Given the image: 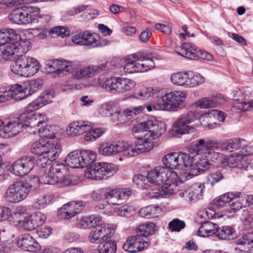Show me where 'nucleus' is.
Returning <instances> with one entry per match:
<instances>
[{
  "mask_svg": "<svg viewBox=\"0 0 253 253\" xmlns=\"http://www.w3.org/2000/svg\"><path fill=\"white\" fill-rule=\"evenodd\" d=\"M61 150V145L53 134L44 136L33 143L30 152L38 155V165L41 168L40 182L49 185L57 184L59 187L70 185L72 182L67 176V167L63 163L55 161Z\"/></svg>",
  "mask_w": 253,
  "mask_h": 253,
  "instance_id": "nucleus-1",
  "label": "nucleus"
},
{
  "mask_svg": "<svg viewBox=\"0 0 253 253\" xmlns=\"http://www.w3.org/2000/svg\"><path fill=\"white\" fill-rule=\"evenodd\" d=\"M166 130V125L157 120H147L135 125L132 129L133 136L140 141L131 145L127 142L117 143H104L100 145V154L105 156L122 152L126 157H132L150 151L153 148V140L162 135Z\"/></svg>",
  "mask_w": 253,
  "mask_h": 253,
  "instance_id": "nucleus-2",
  "label": "nucleus"
},
{
  "mask_svg": "<svg viewBox=\"0 0 253 253\" xmlns=\"http://www.w3.org/2000/svg\"><path fill=\"white\" fill-rule=\"evenodd\" d=\"M245 140L235 138L218 142L211 139H200L193 145L197 153H204L212 160L216 161L221 158L220 150H226L230 151L240 149L242 145H245Z\"/></svg>",
  "mask_w": 253,
  "mask_h": 253,
  "instance_id": "nucleus-3",
  "label": "nucleus"
},
{
  "mask_svg": "<svg viewBox=\"0 0 253 253\" xmlns=\"http://www.w3.org/2000/svg\"><path fill=\"white\" fill-rule=\"evenodd\" d=\"M84 168L87 167L85 171V176L88 179L100 180L106 178L116 173L117 169L113 164L105 162L95 163L89 167L96 160V154L89 150L80 151Z\"/></svg>",
  "mask_w": 253,
  "mask_h": 253,
  "instance_id": "nucleus-4",
  "label": "nucleus"
},
{
  "mask_svg": "<svg viewBox=\"0 0 253 253\" xmlns=\"http://www.w3.org/2000/svg\"><path fill=\"white\" fill-rule=\"evenodd\" d=\"M147 179L152 184L160 186L167 194H174L177 190L179 181L177 173L170 171L163 166H157L148 171Z\"/></svg>",
  "mask_w": 253,
  "mask_h": 253,
  "instance_id": "nucleus-5",
  "label": "nucleus"
},
{
  "mask_svg": "<svg viewBox=\"0 0 253 253\" xmlns=\"http://www.w3.org/2000/svg\"><path fill=\"white\" fill-rule=\"evenodd\" d=\"M42 108L36 99L27 105L22 114L19 115L22 120H24L28 128L33 129L30 133L36 134L43 132L47 126L48 118L44 114L36 113L35 111Z\"/></svg>",
  "mask_w": 253,
  "mask_h": 253,
  "instance_id": "nucleus-6",
  "label": "nucleus"
},
{
  "mask_svg": "<svg viewBox=\"0 0 253 253\" xmlns=\"http://www.w3.org/2000/svg\"><path fill=\"white\" fill-rule=\"evenodd\" d=\"M40 67V63L36 58L23 55L16 58L11 70L19 76L30 77L36 74Z\"/></svg>",
  "mask_w": 253,
  "mask_h": 253,
  "instance_id": "nucleus-7",
  "label": "nucleus"
},
{
  "mask_svg": "<svg viewBox=\"0 0 253 253\" xmlns=\"http://www.w3.org/2000/svg\"><path fill=\"white\" fill-rule=\"evenodd\" d=\"M31 189V185L26 181H15L7 188L4 197L8 202L17 203L26 199Z\"/></svg>",
  "mask_w": 253,
  "mask_h": 253,
  "instance_id": "nucleus-8",
  "label": "nucleus"
},
{
  "mask_svg": "<svg viewBox=\"0 0 253 253\" xmlns=\"http://www.w3.org/2000/svg\"><path fill=\"white\" fill-rule=\"evenodd\" d=\"M25 127L27 132L32 131L33 129L28 128V125L26 124L24 120L21 119V117L11 118L3 122L2 126L0 127V136L3 138L13 137L22 131Z\"/></svg>",
  "mask_w": 253,
  "mask_h": 253,
  "instance_id": "nucleus-9",
  "label": "nucleus"
},
{
  "mask_svg": "<svg viewBox=\"0 0 253 253\" xmlns=\"http://www.w3.org/2000/svg\"><path fill=\"white\" fill-rule=\"evenodd\" d=\"M117 225L113 224L102 223L96 224L91 230L89 236V241L92 243L105 241L111 238L115 233Z\"/></svg>",
  "mask_w": 253,
  "mask_h": 253,
  "instance_id": "nucleus-10",
  "label": "nucleus"
},
{
  "mask_svg": "<svg viewBox=\"0 0 253 253\" xmlns=\"http://www.w3.org/2000/svg\"><path fill=\"white\" fill-rule=\"evenodd\" d=\"M198 118L199 113L195 111L182 114L173 124L174 131L181 134L195 132L194 128L189 126L188 125Z\"/></svg>",
  "mask_w": 253,
  "mask_h": 253,
  "instance_id": "nucleus-11",
  "label": "nucleus"
},
{
  "mask_svg": "<svg viewBox=\"0 0 253 253\" xmlns=\"http://www.w3.org/2000/svg\"><path fill=\"white\" fill-rule=\"evenodd\" d=\"M132 58L138 60V66L140 72H146L155 67V60H159V55L150 52H138L131 54Z\"/></svg>",
  "mask_w": 253,
  "mask_h": 253,
  "instance_id": "nucleus-12",
  "label": "nucleus"
},
{
  "mask_svg": "<svg viewBox=\"0 0 253 253\" xmlns=\"http://www.w3.org/2000/svg\"><path fill=\"white\" fill-rule=\"evenodd\" d=\"M35 158L32 156H23L14 162L10 170L16 175L23 176L34 168Z\"/></svg>",
  "mask_w": 253,
  "mask_h": 253,
  "instance_id": "nucleus-13",
  "label": "nucleus"
},
{
  "mask_svg": "<svg viewBox=\"0 0 253 253\" xmlns=\"http://www.w3.org/2000/svg\"><path fill=\"white\" fill-rule=\"evenodd\" d=\"M150 245L149 238H143L137 233L129 237L123 246V249L129 253H136L144 250Z\"/></svg>",
  "mask_w": 253,
  "mask_h": 253,
  "instance_id": "nucleus-14",
  "label": "nucleus"
},
{
  "mask_svg": "<svg viewBox=\"0 0 253 253\" xmlns=\"http://www.w3.org/2000/svg\"><path fill=\"white\" fill-rule=\"evenodd\" d=\"M73 42L76 44L90 45L92 47L103 46L109 44L107 41H103L98 43L93 35L88 31H81L72 38Z\"/></svg>",
  "mask_w": 253,
  "mask_h": 253,
  "instance_id": "nucleus-15",
  "label": "nucleus"
},
{
  "mask_svg": "<svg viewBox=\"0 0 253 253\" xmlns=\"http://www.w3.org/2000/svg\"><path fill=\"white\" fill-rule=\"evenodd\" d=\"M226 115L223 112L217 110L212 109L209 110L208 112L203 113L200 116L199 115V118L201 125L205 128L212 129L219 126L218 123H212V118H216L219 121L223 122L224 121Z\"/></svg>",
  "mask_w": 253,
  "mask_h": 253,
  "instance_id": "nucleus-16",
  "label": "nucleus"
},
{
  "mask_svg": "<svg viewBox=\"0 0 253 253\" xmlns=\"http://www.w3.org/2000/svg\"><path fill=\"white\" fill-rule=\"evenodd\" d=\"M131 194V190L129 188L116 189L106 192L104 195L107 202L113 205L121 204V201L127 200Z\"/></svg>",
  "mask_w": 253,
  "mask_h": 253,
  "instance_id": "nucleus-17",
  "label": "nucleus"
},
{
  "mask_svg": "<svg viewBox=\"0 0 253 253\" xmlns=\"http://www.w3.org/2000/svg\"><path fill=\"white\" fill-rule=\"evenodd\" d=\"M198 140L193 142L190 146V151L191 153L196 154V155L194 157V162L193 166L198 170L199 172H204L210 167V164L209 162V159L214 161L211 158L206 156L204 153H197L195 151L193 145L196 143Z\"/></svg>",
  "mask_w": 253,
  "mask_h": 253,
  "instance_id": "nucleus-18",
  "label": "nucleus"
},
{
  "mask_svg": "<svg viewBox=\"0 0 253 253\" xmlns=\"http://www.w3.org/2000/svg\"><path fill=\"white\" fill-rule=\"evenodd\" d=\"M83 203L82 201H72L65 204L58 211V215L60 218L69 219L76 215L83 209Z\"/></svg>",
  "mask_w": 253,
  "mask_h": 253,
  "instance_id": "nucleus-19",
  "label": "nucleus"
},
{
  "mask_svg": "<svg viewBox=\"0 0 253 253\" xmlns=\"http://www.w3.org/2000/svg\"><path fill=\"white\" fill-rule=\"evenodd\" d=\"M204 185L201 183H196L192 185L184 192H180L181 197L185 198L186 200L190 202L198 201L202 197Z\"/></svg>",
  "mask_w": 253,
  "mask_h": 253,
  "instance_id": "nucleus-20",
  "label": "nucleus"
},
{
  "mask_svg": "<svg viewBox=\"0 0 253 253\" xmlns=\"http://www.w3.org/2000/svg\"><path fill=\"white\" fill-rule=\"evenodd\" d=\"M238 247L235 248L236 253H253V232L244 235L237 241Z\"/></svg>",
  "mask_w": 253,
  "mask_h": 253,
  "instance_id": "nucleus-21",
  "label": "nucleus"
},
{
  "mask_svg": "<svg viewBox=\"0 0 253 253\" xmlns=\"http://www.w3.org/2000/svg\"><path fill=\"white\" fill-rule=\"evenodd\" d=\"M90 129V122L75 121L71 123L67 129V134L71 136L81 135Z\"/></svg>",
  "mask_w": 253,
  "mask_h": 253,
  "instance_id": "nucleus-22",
  "label": "nucleus"
},
{
  "mask_svg": "<svg viewBox=\"0 0 253 253\" xmlns=\"http://www.w3.org/2000/svg\"><path fill=\"white\" fill-rule=\"evenodd\" d=\"M160 89L157 87H147L139 91L135 92L132 96L134 98L148 101H155L159 96Z\"/></svg>",
  "mask_w": 253,
  "mask_h": 253,
  "instance_id": "nucleus-23",
  "label": "nucleus"
},
{
  "mask_svg": "<svg viewBox=\"0 0 253 253\" xmlns=\"http://www.w3.org/2000/svg\"><path fill=\"white\" fill-rule=\"evenodd\" d=\"M17 245L23 250L35 252L38 249L39 244L32 236L29 234H25L19 237Z\"/></svg>",
  "mask_w": 253,
  "mask_h": 253,
  "instance_id": "nucleus-24",
  "label": "nucleus"
},
{
  "mask_svg": "<svg viewBox=\"0 0 253 253\" xmlns=\"http://www.w3.org/2000/svg\"><path fill=\"white\" fill-rule=\"evenodd\" d=\"M224 166L230 168H237L239 169H245L247 166V161L245 158L243 157L238 153L230 155L225 158L223 162Z\"/></svg>",
  "mask_w": 253,
  "mask_h": 253,
  "instance_id": "nucleus-25",
  "label": "nucleus"
},
{
  "mask_svg": "<svg viewBox=\"0 0 253 253\" xmlns=\"http://www.w3.org/2000/svg\"><path fill=\"white\" fill-rule=\"evenodd\" d=\"M198 47L190 42H185L182 44L180 51L176 50V53L182 56L190 59L196 60L198 57Z\"/></svg>",
  "mask_w": 253,
  "mask_h": 253,
  "instance_id": "nucleus-26",
  "label": "nucleus"
},
{
  "mask_svg": "<svg viewBox=\"0 0 253 253\" xmlns=\"http://www.w3.org/2000/svg\"><path fill=\"white\" fill-rule=\"evenodd\" d=\"M218 225L211 221L202 222L197 235L200 237H206L212 235L216 236Z\"/></svg>",
  "mask_w": 253,
  "mask_h": 253,
  "instance_id": "nucleus-27",
  "label": "nucleus"
},
{
  "mask_svg": "<svg viewBox=\"0 0 253 253\" xmlns=\"http://www.w3.org/2000/svg\"><path fill=\"white\" fill-rule=\"evenodd\" d=\"M21 24H28L32 22L37 12V8L32 6H22L18 8Z\"/></svg>",
  "mask_w": 253,
  "mask_h": 253,
  "instance_id": "nucleus-28",
  "label": "nucleus"
},
{
  "mask_svg": "<svg viewBox=\"0 0 253 253\" xmlns=\"http://www.w3.org/2000/svg\"><path fill=\"white\" fill-rule=\"evenodd\" d=\"M82 160L80 150L73 151L65 159L67 165L73 169L83 168Z\"/></svg>",
  "mask_w": 253,
  "mask_h": 253,
  "instance_id": "nucleus-29",
  "label": "nucleus"
},
{
  "mask_svg": "<svg viewBox=\"0 0 253 253\" xmlns=\"http://www.w3.org/2000/svg\"><path fill=\"white\" fill-rule=\"evenodd\" d=\"M20 39V35L11 29H4L0 30V46H5L13 40Z\"/></svg>",
  "mask_w": 253,
  "mask_h": 253,
  "instance_id": "nucleus-30",
  "label": "nucleus"
},
{
  "mask_svg": "<svg viewBox=\"0 0 253 253\" xmlns=\"http://www.w3.org/2000/svg\"><path fill=\"white\" fill-rule=\"evenodd\" d=\"M157 231L156 224L152 222H147L140 224L136 228V233L143 238L155 234Z\"/></svg>",
  "mask_w": 253,
  "mask_h": 253,
  "instance_id": "nucleus-31",
  "label": "nucleus"
},
{
  "mask_svg": "<svg viewBox=\"0 0 253 253\" xmlns=\"http://www.w3.org/2000/svg\"><path fill=\"white\" fill-rule=\"evenodd\" d=\"M101 222V217L99 215H92L89 216H85L79 219L77 225L79 227L86 229L94 227L96 224Z\"/></svg>",
  "mask_w": 253,
  "mask_h": 253,
  "instance_id": "nucleus-32",
  "label": "nucleus"
},
{
  "mask_svg": "<svg viewBox=\"0 0 253 253\" xmlns=\"http://www.w3.org/2000/svg\"><path fill=\"white\" fill-rule=\"evenodd\" d=\"M164 167L170 171H174V169H179L178 154L170 153L166 155L162 159Z\"/></svg>",
  "mask_w": 253,
  "mask_h": 253,
  "instance_id": "nucleus-33",
  "label": "nucleus"
},
{
  "mask_svg": "<svg viewBox=\"0 0 253 253\" xmlns=\"http://www.w3.org/2000/svg\"><path fill=\"white\" fill-rule=\"evenodd\" d=\"M241 193L239 192H228L223 194L214 199V206L220 208L225 206L227 204H230L232 199L235 197H240Z\"/></svg>",
  "mask_w": 253,
  "mask_h": 253,
  "instance_id": "nucleus-34",
  "label": "nucleus"
},
{
  "mask_svg": "<svg viewBox=\"0 0 253 253\" xmlns=\"http://www.w3.org/2000/svg\"><path fill=\"white\" fill-rule=\"evenodd\" d=\"M10 96L16 100H21L28 96V90L25 87L17 84L8 86Z\"/></svg>",
  "mask_w": 253,
  "mask_h": 253,
  "instance_id": "nucleus-35",
  "label": "nucleus"
},
{
  "mask_svg": "<svg viewBox=\"0 0 253 253\" xmlns=\"http://www.w3.org/2000/svg\"><path fill=\"white\" fill-rule=\"evenodd\" d=\"M14 40L5 44L4 46L3 51L1 52L2 58L4 60L10 61L13 59H16V57H19L17 50H16V47L14 44Z\"/></svg>",
  "mask_w": 253,
  "mask_h": 253,
  "instance_id": "nucleus-36",
  "label": "nucleus"
},
{
  "mask_svg": "<svg viewBox=\"0 0 253 253\" xmlns=\"http://www.w3.org/2000/svg\"><path fill=\"white\" fill-rule=\"evenodd\" d=\"M236 234L233 228L229 226H218L215 237L220 240H230L235 238Z\"/></svg>",
  "mask_w": 253,
  "mask_h": 253,
  "instance_id": "nucleus-37",
  "label": "nucleus"
},
{
  "mask_svg": "<svg viewBox=\"0 0 253 253\" xmlns=\"http://www.w3.org/2000/svg\"><path fill=\"white\" fill-rule=\"evenodd\" d=\"M54 197V196L52 193L41 195L34 200L32 207L35 209L43 208L51 202Z\"/></svg>",
  "mask_w": 253,
  "mask_h": 253,
  "instance_id": "nucleus-38",
  "label": "nucleus"
},
{
  "mask_svg": "<svg viewBox=\"0 0 253 253\" xmlns=\"http://www.w3.org/2000/svg\"><path fill=\"white\" fill-rule=\"evenodd\" d=\"M167 93H164L163 91L160 89L159 96H157L155 102L156 103V108L159 110L171 111L169 101L168 100Z\"/></svg>",
  "mask_w": 253,
  "mask_h": 253,
  "instance_id": "nucleus-39",
  "label": "nucleus"
},
{
  "mask_svg": "<svg viewBox=\"0 0 253 253\" xmlns=\"http://www.w3.org/2000/svg\"><path fill=\"white\" fill-rule=\"evenodd\" d=\"M135 85V82L131 79L118 77L117 93L126 92L132 89Z\"/></svg>",
  "mask_w": 253,
  "mask_h": 253,
  "instance_id": "nucleus-40",
  "label": "nucleus"
},
{
  "mask_svg": "<svg viewBox=\"0 0 253 253\" xmlns=\"http://www.w3.org/2000/svg\"><path fill=\"white\" fill-rule=\"evenodd\" d=\"M91 66L84 67L72 74L73 79L80 80H86L94 76Z\"/></svg>",
  "mask_w": 253,
  "mask_h": 253,
  "instance_id": "nucleus-41",
  "label": "nucleus"
},
{
  "mask_svg": "<svg viewBox=\"0 0 253 253\" xmlns=\"http://www.w3.org/2000/svg\"><path fill=\"white\" fill-rule=\"evenodd\" d=\"M116 250V242L111 239L101 242L98 247L99 253H115Z\"/></svg>",
  "mask_w": 253,
  "mask_h": 253,
  "instance_id": "nucleus-42",
  "label": "nucleus"
},
{
  "mask_svg": "<svg viewBox=\"0 0 253 253\" xmlns=\"http://www.w3.org/2000/svg\"><path fill=\"white\" fill-rule=\"evenodd\" d=\"M205 78L199 74H194L188 72L186 87L192 88L202 84L205 82Z\"/></svg>",
  "mask_w": 253,
  "mask_h": 253,
  "instance_id": "nucleus-43",
  "label": "nucleus"
},
{
  "mask_svg": "<svg viewBox=\"0 0 253 253\" xmlns=\"http://www.w3.org/2000/svg\"><path fill=\"white\" fill-rule=\"evenodd\" d=\"M104 131L103 128H93L92 124L90 123V129L84 132L85 134L84 135V140L87 142L93 141L100 137L104 133Z\"/></svg>",
  "mask_w": 253,
  "mask_h": 253,
  "instance_id": "nucleus-44",
  "label": "nucleus"
},
{
  "mask_svg": "<svg viewBox=\"0 0 253 253\" xmlns=\"http://www.w3.org/2000/svg\"><path fill=\"white\" fill-rule=\"evenodd\" d=\"M161 210L159 206L150 205L141 208L139 211V214L142 217L150 218L155 216Z\"/></svg>",
  "mask_w": 253,
  "mask_h": 253,
  "instance_id": "nucleus-45",
  "label": "nucleus"
},
{
  "mask_svg": "<svg viewBox=\"0 0 253 253\" xmlns=\"http://www.w3.org/2000/svg\"><path fill=\"white\" fill-rule=\"evenodd\" d=\"M14 40V44L16 46V48L19 56L25 54L31 48V43L29 40L21 39L19 41Z\"/></svg>",
  "mask_w": 253,
  "mask_h": 253,
  "instance_id": "nucleus-46",
  "label": "nucleus"
},
{
  "mask_svg": "<svg viewBox=\"0 0 253 253\" xmlns=\"http://www.w3.org/2000/svg\"><path fill=\"white\" fill-rule=\"evenodd\" d=\"M57 76L58 77L66 75L71 72L72 66L70 61L65 59H57Z\"/></svg>",
  "mask_w": 253,
  "mask_h": 253,
  "instance_id": "nucleus-47",
  "label": "nucleus"
},
{
  "mask_svg": "<svg viewBox=\"0 0 253 253\" xmlns=\"http://www.w3.org/2000/svg\"><path fill=\"white\" fill-rule=\"evenodd\" d=\"M188 72L174 73L171 76V81L176 85L186 87Z\"/></svg>",
  "mask_w": 253,
  "mask_h": 253,
  "instance_id": "nucleus-48",
  "label": "nucleus"
},
{
  "mask_svg": "<svg viewBox=\"0 0 253 253\" xmlns=\"http://www.w3.org/2000/svg\"><path fill=\"white\" fill-rule=\"evenodd\" d=\"M131 55H129L127 58V63L124 67L125 72L131 74L135 72H140L138 66V60L136 58H132Z\"/></svg>",
  "mask_w": 253,
  "mask_h": 253,
  "instance_id": "nucleus-49",
  "label": "nucleus"
},
{
  "mask_svg": "<svg viewBox=\"0 0 253 253\" xmlns=\"http://www.w3.org/2000/svg\"><path fill=\"white\" fill-rule=\"evenodd\" d=\"M118 77H112L107 79L103 83L102 87L109 92L117 94L118 90Z\"/></svg>",
  "mask_w": 253,
  "mask_h": 253,
  "instance_id": "nucleus-50",
  "label": "nucleus"
},
{
  "mask_svg": "<svg viewBox=\"0 0 253 253\" xmlns=\"http://www.w3.org/2000/svg\"><path fill=\"white\" fill-rule=\"evenodd\" d=\"M178 157L179 169L183 167L193 166L194 158L191 157L188 154L180 152L178 154Z\"/></svg>",
  "mask_w": 253,
  "mask_h": 253,
  "instance_id": "nucleus-51",
  "label": "nucleus"
},
{
  "mask_svg": "<svg viewBox=\"0 0 253 253\" xmlns=\"http://www.w3.org/2000/svg\"><path fill=\"white\" fill-rule=\"evenodd\" d=\"M174 99L178 109H181L186 106L185 100L187 97V93L185 91L180 90H174Z\"/></svg>",
  "mask_w": 253,
  "mask_h": 253,
  "instance_id": "nucleus-52",
  "label": "nucleus"
},
{
  "mask_svg": "<svg viewBox=\"0 0 253 253\" xmlns=\"http://www.w3.org/2000/svg\"><path fill=\"white\" fill-rule=\"evenodd\" d=\"M147 195L150 199H158L164 197L169 196L173 194H167L163 191V186H161V190L160 189V186H156V187L153 188L151 187L149 189Z\"/></svg>",
  "mask_w": 253,
  "mask_h": 253,
  "instance_id": "nucleus-53",
  "label": "nucleus"
},
{
  "mask_svg": "<svg viewBox=\"0 0 253 253\" xmlns=\"http://www.w3.org/2000/svg\"><path fill=\"white\" fill-rule=\"evenodd\" d=\"M53 96L54 93L53 90H46L43 92L40 96L36 99L39 102L41 107H42L50 103Z\"/></svg>",
  "mask_w": 253,
  "mask_h": 253,
  "instance_id": "nucleus-54",
  "label": "nucleus"
},
{
  "mask_svg": "<svg viewBox=\"0 0 253 253\" xmlns=\"http://www.w3.org/2000/svg\"><path fill=\"white\" fill-rule=\"evenodd\" d=\"M196 108L199 109H209L214 107L215 103L213 100L209 97L203 98L199 99L194 103Z\"/></svg>",
  "mask_w": 253,
  "mask_h": 253,
  "instance_id": "nucleus-55",
  "label": "nucleus"
},
{
  "mask_svg": "<svg viewBox=\"0 0 253 253\" xmlns=\"http://www.w3.org/2000/svg\"><path fill=\"white\" fill-rule=\"evenodd\" d=\"M113 103L108 102L103 103L99 108V113L103 116H111L114 111Z\"/></svg>",
  "mask_w": 253,
  "mask_h": 253,
  "instance_id": "nucleus-56",
  "label": "nucleus"
},
{
  "mask_svg": "<svg viewBox=\"0 0 253 253\" xmlns=\"http://www.w3.org/2000/svg\"><path fill=\"white\" fill-rule=\"evenodd\" d=\"M144 107V106H139L128 108L123 111V115L127 118H131L143 111Z\"/></svg>",
  "mask_w": 253,
  "mask_h": 253,
  "instance_id": "nucleus-57",
  "label": "nucleus"
},
{
  "mask_svg": "<svg viewBox=\"0 0 253 253\" xmlns=\"http://www.w3.org/2000/svg\"><path fill=\"white\" fill-rule=\"evenodd\" d=\"M185 227L184 221L178 218L173 219L169 224V228L171 231L179 232Z\"/></svg>",
  "mask_w": 253,
  "mask_h": 253,
  "instance_id": "nucleus-58",
  "label": "nucleus"
},
{
  "mask_svg": "<svg viewBox=\"0 0 253 253\" xmlns=\"http://www.w3.org/2000/svg\"><path fill=\"white\" fill-rule=\"evenodd\" d=\"M241 197L236 196L232 199L229 204L230 208L229 210L230 213H235L242 209L244 204L241 202Z\"/></svg>",
  "mask_w": 253,
  "mask_h": 253,
  "instance_id": "nucleus-59",
  "label": "nucleus"
},
{
  "mask_svg": "<svg viewBox=\"0 0 253 253\" xmlns=\"http://www.w3.org/2000/svg\"><path fill=\"white\" fill-rule=\"evenodd\" d=\"M21 226L24 229L29 231L33 230L37 227L32 215L25 218L21 222Z\"/></svg>",
  "mask_w": 253,
  "mask_h": 253,
  "instance_id": "nucleus-60",
  "label": "nucleus"
},
{
  "mask_svg": "<svg viewBox=\"0 0 253 253\" xmlns=\"http://www.w3.org/2000/svg\"><path fill=\"white\" fill-rule=\"evenodd\" d=\"M42 86L39 81L33 80L31 81L29 84V87H25L28 90L27 94L28 96L32 94L41 88Z\"/></svg>",
  "mask_w": 253,
  "mask_h": 253,
  "instance_id": "nucleus-61",
  "label": "nucleus"
},
{
  "mask_svg": "<svg viewBox=\"0 0 253 253\" xmlns=\"http://www.w3.org/2000/svg\"><path fill=\"white\" fill-rule=\"evenodd\" d=\"M223 178V175L220 171H216L211 173L208 177L209 182L211 186H213L215 183L218 182Z\"/></svg>",
  "mask_w": 253,
  "mask_h": 253,
  "instance_id": "nucleus-62",
  "label": "nucleus"
},
{
  "mask_svg": "<svg viewBox=\"0 0 253 253\" xmlns=\"http://www.w3.org/2000/svg\"><path fill=\"white\" fill-rule=\"evenodd\" d=\"M37 227L42 225L46 219V216L41 212H36L31 215Z\"/></svg>",
  "mask_w": 253,
  "mask_h": 253,
  "instance_id": "nucleus-63",
  "label": "nucleus"
},
{
  "mask_svg": "<svg viewBox=\"0 0 253 253\" xmlns=\"http://www.w3.org/2000/svg\"><path fill=\"white\" fill-rule=\"evenodd\" d=\"M239 153L244 158L247 156L253 155V145L247 144V142L245 140V145H242L241 150H240Z\"/></svg>",
  "mask_w": 253,
  "mask_h": 253,
  "instance_id": "nucleus-64",
  "label": "nucleus"
}]
</instances>
